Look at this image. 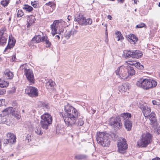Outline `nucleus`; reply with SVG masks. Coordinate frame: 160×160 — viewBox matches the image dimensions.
I'll list each match as a JSON object with an SVG mask.
<instances>
[{"label": "nucleus", "mask_w": 160, "mask_h": 160, "mask_svg": "<svg viewBox=\"0 0 160 160\" xmlns=\"http://www.w3.org/2000/svg\"><path fill=\"white\" fill-rule=\"evenodd\" d=\"M155 116L156 115L155 113L153 112H152L150 114H149L148 116L149 117V118H150L155 117Z\"/></svg>", "instance_id": "51"}, {"label": "nucleus", "mask_w": 160, "mask_h": 160, "mask_svg": "<svg viewBox=\"0 0 160 160\" xmlns=\"http://www.w3.org/2000/svg\"><path fill=\"white\" fill-rule=\"evenodd\" d=\"M133 58H139L143 55L142 52L138 50H133Z\"/></svg>", "instance_id": "21"}, {"label": "nucleus", "mask_w": 160, "mask_h": 160, "mask_svg": "<svg viewBox=\"0 0 160 160\" xmlns=\"http://www.w3.org/2000/svg\"><path fill=\"white\" fill-rule=\"evenodd\" d=\"M108 135L110 136L112 140L113 141H116L118 138V136L117 133L116 132H109Z\"/></svg>", "instance_id": "23"}, {"label": "nucleus", "mask_w": 160, "mask_h": 160, "mask_svg": "<svg viewBox=\"0 0 160 160\" xmlns=\"http://www.w3.org/2000/svg\"><path fill=\"white\" fill-rule=\"evenodd\" d=\"M152 160H160V158L158 157H156L155 158L152 159Z\"/></svg>", "instance_id": "58"}, {"label": "nucleus", "mask_w": 160, "mask_h": 160, "mask_svg": "<svg viewBox=\"0 0 160 160\" xmlns=\"http://www.w3.org/2000/svg\"><path fill=\"white\" fill-rule=\"evenodd\" d=\"M130 88L129 84L128 83H122L118 87V89L120 92H125Z\"/></svg>", "instance_id": "15"}, {"label": "nucleus", "mask_w": 160, "mask_h": 160, "mask_svg": "<svg viewBox=\"0 0 160 160\" xmlns=\"http://www.w3.org/2000/svg\"><path fill=\"white\" fill-rule=\"evenodd\" d=\"M5 77L7 79H11L13 77V74L11 71L7 72L5 73Z\"/></svg>", "instance_id": "27"}, {"label": "nucleus", "mask_w": 160, "mask_h": 160, "mask_svg": "<svg viewBox=\"0 0 160 160\" xmlns=\"http://www.w3.org/2000/svg\"><path fill=\"white\" fill-rule=\"evenodd\" d=\"M56 132L57 133L58 132V131L60 130L59 127V125H58V126L56 127Z\"/></svg>", "instance_id": "59"}, {"label": "nucleus", "mask_w": 160, "mask_h": 160, "mask_svg": "<svg viewBox=\"0 0 160 160\" xmlns=\"http://www.w3.org/2000/svg\"><path fill=\"white\" fill-rule=\"evenodd\" d=\"M24 72L26 78L30 82V84L32 85V84H34L35 82V80L32 70L29 69L25 68L24 69Z\"/></svg>", "instance_id": "12"}, {"label": "nucleus", "mask_w": 160, "mask_h": 160, "mask_svg": "<svg viewBox=\"0 0 160 160\" xmlns=\"http://www.w3.org/2000/svg\"><path fill=\"white\" fill-rule=\"evenodd\" d=\"M16 139L14 138V139H8L9 141H8V142H9V144L10 145L14 144L16 142Z\"/></svg>", "instance_id": "46"}, {"label": "nucleus", "mask_w": 160, "mask_h": 160, "mask_svg": "<svg viewBox=\"0 0 160 160\" xmlns=\"http://www.w3.org/2000/svg\"><path fill=\"white\" fill-rule=\"evenodd\" d=\"M64 113L62 112L60 115L63 118L68 127H72L75 123L79 114L77 110L69 104L64 106Z\"/></svg>", "instance_id": "1"}, {"label": "nucleus", "mask_w": 160, "mask_h": 160, "mask_svg": "<svg viewBox=\"0 0 160 160\" xmlns=\"http://www.w3.org/2000/svg\"><path fill=\"white\" fill-rule=\"evenodd\" d=\"M142 137L137 142L138 145L142 148L146 147L152 142V136L149 132H146L142 135Z\"/></svg>", "instance_id": "6"}, {"label": "nucleus", "mask_w": 160, "mask_h": 160, "mask_svg": "<svg viewBox=\"0 0 160 160\" xmlns=\"http://www.w3.org/2000/svg\"><path fill=\"white\" fill-rule=\"evenodd\" d=\"M152 102L153 104L154 105H158L159 104V103L158 102L155 100H152Z\"/></svg>", "instance_id": "56"}, {"label": "nucleus", "mask_w": 160, "mask_h": 160, "mask_svg": "<svg viewBox=\"0 0 160 160\" xmlns=\"http://www.w3.org/2000/svg\"><path fill=\"white\" fill-rule=\"evenodd\" d=\"M84 123V121L82 119H78V121L75 124H76L78 126H82Z\"/></svg>", "instance_id": "38"}, {"label": "nucleus", "mask_w": 160, "mask_h": 160, "mask_svg": "<svg viewBox=\"0 0 160 160\" xmlns=\"http://www.w3.org/2000/svg\"><path fill=\"white\" fill-rule=\"evenodd\" d=\"M136 85L138 87L147 90L155 87L157 82L152 79L142 78L138 79Z\"/></svg>", "instance_id": "3"}, {"label": "nucleus", "mask_w": 160, "mask_h": 160, "mask_svg": "<svg viewBox=\"0 0 160 160\" xmlns=\"http://www.w3.org/2000/svg\"><path fill=\"white\" fill-rule=\"evenodd\" d=\"M74 21L82 26L90 25L92 23V20L91 18L86 19L83 15L80 14L75 17Z\"/></svg>", "instance_id": "9"}, {"label": "nucleus", "mask_w": 160, "mask_h": 160, "mask_svg": "<svg viewBox=\"0 0 160 160\" xmlns=\"http://www.w3.org/2000/svg\"><path fill=\"white\" fill-rule=\"evenodd\" d=\"M31 4L34 8H36L39 7V4L37 1H31Z\"/></svg>", "instance_id": "39"}, {"label": "nucleus", "mask_w": 160, "mask_h": 160, "mask_svg": "<svg viewBox=\"0 0 160 160\" xmlns=\"http://www.w3.org/2000/svg\"><path fill=\"white\" fill-rule=\"evenodd\" d=\"M71 31H72V34L73 35H74V34H76L77 32H78V31L76 30H75L74 28L72 29L71 30Z\"/></svg>", "instance_id": "57"}, {"label": "nucleus", "mask_w": 160, "mask_h": 160, "mask_svg": "<svg viewBox=\"0 0 160 160\" xmlns=\"http://www.w3.org/2000/svg\"><path fill=\"white\" fill-rule=\"evenodd\" d=\"M124 125L126 129L128 131H130L131 130L132 123L129 120H126L124 121Z\"/></svg>", "instance_id": "18"}, {"label": "nucleus", "mask_w": 160, "mask_h": 160, "mask_svg": "<svg viewBox=\"0 0 160 160\" xmlns=\"http://www.w3.org/2000/svg\"><path fill=\"white\" fill-rule=\"evenodd\" d=\"M149 119H150L151 122L152 124L157 125V122L156 118V117L149 118Z\"/></svg>", "instance_id": "43"}, {"label": "nucleus", "mask_w": 160, "mask_h": 160, "mask_svg": "<svg viewBox=\"0 0 160 160\" xmlns=\"http://www.w3.org/2000/svg\"><path fill=\"white\" fill-rule=\"evenodd\" d=\"M135 65H136L135 67L138 69L143 70L144 68L143 66L141 65L140 63L138 62H137V63H136Z\"/></svg>", "instance_id": "35"}, {"label": "nucleus", "mask_w": 160, "mask_h": 160, "mask_svg": "<svg viewBox=\"0 0 160 160\" xmlns=\"http://www.w3.org/2000/svg\"><path fill=\"white\" fill-rule=\"evenodd\" d=\"M125 68H126L125 67H124V71H122V73H123V74H120V75H121L123 77H126L127 75L126 72L125 71Z\"/></svg>", "instance_id": "54"}, {"label": "nucleus", "mask_w": 160, "mask_h": 160, "mask_svg": "<svg viewBox=\"0 0 160 160\" xmlns=\"http://www.w3.org/2000/svg\"><path fill=\"white\" fill-rule=\"evenodd\" d=\"M41 37L40 35H35L31 41L32 43H35L40 42H41Z\"/></svg>", "instance_id": "22"}, {"label": "nucleus", "mask_w": 160, "mask_h": 160, "mask_svg": "<svg viewBox=\"0 0 160 160\" xmlns=\"http://www.w3.org/2000/svg\"><path fill=\"white\" fill-rule=\"evenodd\" d=\"M139 108L142 110L143 115L145 117H148L151 112V108L145 104H141Z\"/></svg>", "instance_id": "13"}, {"label": "nucleus", "mask_w": 160, "mask_h": 160, "mask_svg": "<svg viewBox=\"0 0 160 160\" xmlns=\"http://www.w3.org/2000/svg\"><path fill=\"white\" fill-rule=\"evenodd\" d=\"M124 71V67L122 66L118 68L117 70L116 71V73L117 75H119L120 76V74H123L122 72Z\"/></svg>", "instance_id": "30"}, {"label": "nucleus", "mask_w": 160, "mask_h": 160, "mask_svg": "<svg viewBox=\"0 0 160 160\" xmlns=\"http://www.w3.org/2000/svg\"><path fill=\"white\" fill-rule=\"evenodd\" d=\"M109 20H111L112 19V18L111 15H108L107 16Z\"/></svg>", "instance_id": "63"}, {"label": "nucleus", "mask_w": 160, "mask_h": 160, "mask_svg": "<svg viewBox=\"0 0 160 160\" xmlns=\"http://www.w3.org/2000/svg\"><path fill=\"white\" fill-rule=\"evenodd\" d=\"M2 37L0 36V45L3 46L5 45L7 43V41L4 39L2 40Z\"/></svg>", "instance_id": "41"}, {"label": "nucleus", "mask_w": 160, "mask_h": 160, "mask_svg": "<svg viewBox=\"0 0 160 160\" xmlns=\"http://www.w3.org/2000/svg\"><path fill=\"white\" fill-rule=\"evenodd\" d=\"M88 157V156L85 154H80L76 155L74 158L78 160H85Z\"/></svg>", "instance_id": "24"}, {"label": "nucleus", "mask_w": 160, "mask_h": 160, "mask_svg": "<svg viewBox=\"0 0 160 160\" xmlns=\"http://www.w3.org/2000/svg\"><path fill=\"white\" fill-rule=\"evenodd\" d=\"M5 100L2 99H0V106H2L5 105Z\"/></svg>", "instance_id": "52"}, {"label": "nucleus", "mask_w": 160, "mask_h": 160, "mask_svg": "<svg viewBox=\"0 0 160 160\" xmlns=\"http://www.w3.org/2000/svg\"><path fill=\"white\" fill-rule=\"evenodd\" d=\"M64 22L62 20H56L54 21L53 23L51 25V28L52 29V36H54L57 33H59L57 32V30L58 29L60 32H63L64 31V28L62 27L61 28H58V26H60L62 24L64 23Z\"/></svg>", "instance_id": "7"}, {"label": "nucleus", "mask_w": 160, "mask_h": 160, "mask_svg": "<svg viewBox=\"0 0 160 160\" xmlns=\"http://www.w3.org/2000/svg\"><path fill=\"white\" fill-rule=\"evenodd\" d=\"M124 57L126 59H128L131 58H133V50H125L124 51Z\"/></svg>", "instance_id": "20"}, {"label": "nucleus", "mask_w": 160, "mask_h": 160, "mask_svg": "<svg viewBox=\"0 0 160 160\" xmlns=\"http://www.w3.org/2000/svg\"><path fill=\"white\" fill-rule=\"evenodd\" d=\"M96 139L97 143L103 147H109L111 142L108 133L105 132H98Z\"/></svg>", "instance_id": "4"}, {"label": "nucleus", "mask_w": 160, "mask_h": 160, "mask_svg": "<svg viewBox=\"0 0 160 160\" xmlns=\"http://www.w3.org/2000/svg\"><path fill=\"white\" fill-rule=\"evenodd\" d=\"M16 42V41L15 39H12V40H11V42L10 44L11 45H12V46L14 47L15 45Z\"/></svg>", "instance_id": "55"}, {"label": "nucleus", "mask_w": 160, "mask_h": 160, "mask_svg": "<svg viewBox=\"0 0 160 160\" xmlns=\"http://www.w3.org/2000/svg\"><path fill=\"white\" fill-rule=\"evenodd\" d=\"M72 17L70 16H68L67 19L68 21H70Z\"/></svg>", "instance_id": "64"}, {"label": "nucleus", "mask_w": 160, "mask_h": 160, "mask_svg": "<svg viewBox=\"0 0 160 160\" xmlns=\"http://www.w3.org/2000/svg\"><path fill=\"white\" fill-rule=\"evenodd\" d=\"M117 146L118 148L117 151L118 152L123 154L126 153L128 145L125 138H119L118 141Z\"/></svg>", "instance_id": "8"}, {"label": "nucleus", "mask_w": 160, "mask_h": 160, "mask_svg": "<svg viewBox=\"0 0 160 160\" xmlns=\"http://www.w3.org/2000/svg\"><path fill=\"white\" fill-rule=\"evenodd\" d=\"M45 5L50 6L52 8H54L56 6V4L53 2H49L48 3H46Z\"/></svg>", "instance_id": "33"}, {"label": "nucleus", "mask_w": 160, "mask_h": 160, "mask_svg": "<svg viewBox=\"0 0 160 160\" xmlns=\"http://www.w3.org/2000/svg\"><path fill=\"white\" fill-rule=\"evenodd\" d=\"M24 13L22 10L21 9H19L18 10L17 13V17L18 18H21L24 15Z\"/></svg>", "instance_id": "36"}, {"label": "nucleus", "mask_w": 160, "mask_h": 160, "mask_svg": "<svg viewBox=\"0 0 160 160\" xmlns=\"http://www.w3.org/2000/svg\"><path fill=\"white\" fill-rule=\"evenodd\" d=\"M125 0H117L118 2H120L121 3H123Z\"/></svg>", "instance_id": "62"}, {"label": "nucleus", "mask_w": 160, "mask_h": 160, "mask_svg": "<svg viewBox=\"0 0 160 160\" xmlns=\"http://www.w3.org/2000/svg\"><path fill=\"white\" fill-rule=\"evenodd\" d=\"M115 34L117 35V38H118V41L122 40L124 39L120 31H117Z\"/></svg>", "instance_id": "29"}, {"label": "nucleus", "mask_w": 160, "mask_h": 160, "mask_svg": "<svg viewBox=\"0 0 160 160\" xmlns=\"http://www.w3.org/2000/svg\"><path fill=\"white\" fill-rule=\"evenodd\" d=\"M125 71L126 72L127 75L128 76H132L135 73V71L133 67L129 66H127L125 69Z\"/></svg>", "instance_id": "16"}, {"label": "nucleus", "mask_w": 160, "mask_h": 160, "mask_svg": "<svg viewBox=\"0 0 160 160\" xmlns=\"http://www.w3.org/2000/svg\"><path fill=\"white\" fill-rule=\"evenodd\" d=\"M128 64L130 65L135 67L136 63L137 62L134 61H128Z\"/></svg>", "instance_id": "45"}, {"label": "nucleus", "mask_w": 160, "mask_h": 160, "mask_svg": "<svg viewBox=\"0 0 160 160\" xmlns=\"http://www.w3.org/2000/svg\"><path fill=\"white\" fill-rule=\"evenodd\" d=\"M9 0H2L1 2V4L4 7L7 6L9 3Z\"/></svg>", "instance_id": "37"}, {"label": "nucleus", "mask_w": 160, "mask_h": 160, "mask_svg": "<svg viewBox=\"0 0 160 160\" xmlns=\"http://www.w3.org/2000/svg\"><path fill=\"white\" fill-rule=\"evenodd\" d=\"M46 86H50L51 87H53L55 84V82L52 81L51 80H50L46 83Z\"/></svg>", "instance_id": "34"}, {"label": "nucleus", "mask_w": 160, "mask_h": 160, "mask_svg": "<svg viewBox=\"0 0 160 160\" xmlns=\"http://www.w3.org/2000/svg\"><path fill=\"white\" fill-rule=\"evenodd\" d=\"M8 141H9L8 139H7L6 140H5L4 143L7 144H9V142H8Z\"/></svg>", "instance_id": "60"}, {"label": "nucleus", "mask_w": 160, "mask_h": 160, "mask_svg": "<svg viewBox=\"0 0 160 160\" xmlns=\"http://www.w3.org/2000/svg\"><path fill=\"white\" fill-rule=\"evenodd\" d=\"M22 8L26 12H31L33 10V8L32 7L28 4H24Z\"/></svg>", "instance_id": "26"}, {"label": "nucleus", "mask_w": 160, "mask_h": 160, "mask_svg": "<svg viewBox=\"0 0 160 160\" xmlns=\"http://www.w3.org/2000/svg\"><path fill=\"white\" fill-rule=\"evenodd\" d=\"M16 88L14 87L12 88L11 90L9 91L8 92L10 93H13L16 92Z\"/></svg>", "instance_id": "50"}, {"label": "nucleus", "mask_w": 160, "mask_h": 160, "mask_svg": "<svg viewBox=\"0 0 160 160\" xmlns=\"http://www.w3.org/2000/svg\"><path fill=\"white\" fill-rule=\"evenodd\" d=\"M45 43L47 44L46 47L47 48L50 47L51 45V43L49 41V39L45 42Z\"/></svg>", "instance_id": "53"}, {"label": "nucleus", "mask_w": 160, "mask_h": 160, "mask_svg": "<svg viewBox=\"0 0 160 160\" xmlns=\"http://www.w3.org/2000/svg\"><path fill=\"white\" fill-rule=\"evenodd\" d=\"M126 38L129 40L130 42L132 44H134L138 40V38L134 34H130L129 35H126Z\"/></svg>", "instance_id": "14"}, {"label": "nucleus", "mask_w": 160, "mask_h": 160, "mask_svg": "<svg viewBox=\"0 0 160 160\" xmlns=\"http://www.w3.org/2000/svg\"><path fill=\"white\" fill-rule=\"evenodd\" d=\"M25 93L31 97H36L38 96V90L35 87L29 86L25 89Z\"/></svg>", "instance_id": "11"}, {"label": "nucleus", "mask_w": 160, "mask_h": 160, "mask_svg": "<svg viewBox=\"0 0 160 160\" xmlns=\"http://www.w3.org/2000/svg\"><path fill=\"white\" fill-rule=\"evenodd\" d=\"M109 123L110 126L118 129L121 128L122 125L121 118L119 116L110 118Z\"/></svg>", "instance_id": "10"}, {"label": "nucleus", "mask_w": 160, "mask_h": 160, "mask_svg": "<svg viewBox=\"0 0 160 160\" xmlns=\"http://www.w3.org/2000/svg\"><path fill=\"white\" fill-rule=\"evenodd\" d=\"M48 38L47 36H43L41 38V42H46L48 40Z\"/></svg>", "instance_id": "48"}, {"label": "nucleus", "mask_w": 160, "mask_h": 160, "mask_svg": "<svg viewBox=\"0 0 160 160\" xmlns=\"http://www.w3.org/2000/svg\"><path fill=\"white\" fill-rule=\"evenodd\" d=\"M15 153H12L11 154H7V155L8 156V157L9 156L11 157V156H14V154Z\"/></svg>", "instance_id": "61"}, {"label": "nucleus", "mask_w": 160, "mask_h": 160, "mask_svg": "<svg viewBox=\"0 0 160 160\" xmlns=\"http://www.w3.org/2000/svg\"><path fill=\"white\" fill-rule=\"evenodd\" d=\"M39 104L40 107H42L44 110L49 109V105L48 103L40 101L39 102Z\"/></svg>", "instance_id": "25"}, {"label": "nucleus", "mask_w": 160, "mask_h": 160, "mask_svg": "<svg viewBox=\"0 0 160 160\" xmlns=\"http://www.w3.org/2000/svg\"><path fill=\"white\" fill-rule=\"evenodd\" d=\"M9 85V82L5 81H2L0 79V88H2L7 87Z\"/></svg>", "instance_id": "28"}, {"label": "nucleus", "mask_w": 160, "mask_h": 160, "mask_svg": "<svg viewBox=\"0 0 160 160\" xmlns=\"http://www.w3.org/2000/svg\"><path fill=\"white\" fill-rule=\"evenodd\" d=\"M35 132L39 135H42L43 133L42 132L41 130V128L39 126H38L35 129Z\"/></svg>", "instance_id": "32"}, {"label": "nucleus", "mask_w": 160, "mask_h": 160, "mask_svg": "<svg viewBox=\"0 0 160 160\" xmlns=\"http://www.w3.org/2000/svg\"><path fill=\"white\" fill-rule=\"evenodd\" d=\"M52 118L48 113H45L41 116L40 123L41 127L45 130H47L48 127L52 124Z\"/></svg>", "instance_id": "5"}, {"label": "nucleus", "mask_w": 160, "mask_h": 160, "mask_svg": "<svg viewBox=\"0 0 160 160\" xmlns=\"http://www.w3.org/2000/svg\"><path fill=\"white\" fill-rule=\"evenodd\" d=\"M147 26L146 24L143 23H141L137 25L136 27V28H142L143 27L146 28Z\"/></svg>", "instance_id": "42"}, {"label": "nucleus", "mask_w": 160, "mask_h": 160, "mask_svg": "<svg viewBox=\"0 0 160 160\" xmlns=\"http://www.w3.org/2000/svg\"><path fill=\"white\" fill-rule=\"evenodd\" d=\"M0 114V123H2L8 125V121L6 118L7 116L9 114H11L18 119H19L21 117L20 109H16L12 107H9L4 109Z\"/></svg>", "instance_id": "2"}, {"label": "nucleus", "mask_w": 160, "mask_h": 160, "mask_svg": "<svg viewBox=\"0 0 160 160\" xmlns=\"http://www.w3.org/2000/svg\"><path fill=\"white\" fill-rule=\"evenodd\" d=\"M11 42V39L10 38V36L9 37V39H8V45H7V46L4 52H6V51H7V50L9 49H11L13 47L12 46V45H11L10 42Z\"/></svg>", "instance_id": "31"}, {"label": "nucleus", "mask_w": 160, "mask_h": 160, "mask_svg": "<svg viewBox=\"0 0 160 160\" xmlns=\"http://www.w3.org/2000/svg\"><path fill=\"white\" fill-rule=\"evenodd\" d=\"M31 135H30L29 134L27 135L25 139V141L26 142H28L30 141L31 140Z\"/></svg>", "instance_id": "47"}, {"label": "nucleus", "mask_w": 160, "mask_h": 160, "mask_svg": "<svg viewBox=\"0 0 160 160\" xmlns=\"http://www.w3.org/2000/svg\"><path fill=\"white\" fill-rule=\"evenodd\" d=\"M121 118V120L123 119V120H129L132 118V115L131 113L128 112H123L121 113L119 116Z\"/></svg>", "instance_id": "17"}, {"label": "nucleus", "mask_w": 160, "mask_h": 160, "mask_svg": "<svg viewBox=\"0 0 160 160\" xmlns=\"http://www.w3.org/2000/svg\"><path fill=\"white\" fill-rule=\"evenodd\" d=\"M0 89V95H3L5 94L6 92V90L3 88H1Z\"/></svg>", "instance_id": "49"}, {"label": "nucleus", "mask_w": 160, "mask_h": 160, "mask_svg": "<svg viewBox=\"0 0 160 160\" xmlns=\"http://www.w3.org/2000/svg\"><path fill=\"white\" fill-rule=\"evenodd\" d=\"M72 31L71 30L69 31L65 35L66 38L68 39L72 35Z\"/></svg>", "instance_id": "44"}, {"label": "nucleus", "mask_w": 160, "mask_h": 160, "mask_svg": "<svg viewBox=\"0 0 160 160\" xmlns=\"http://www.w3.org/2000/svg\"><path fill=\"white\" fill-rule=\"evenodd\" d=\"M6 28L4 27H2L0 30V36L2 37V40H4V39L7 41L8 39V35L6 33H5V32L6 31Z\"/></svg>", "instance_id": "19"}, {"label": "nucleus", "mask_w": 160, "mask_h": 160, "mask_svg": "<svg viewBox=\"0 0 160 160\" xmlns=\"http://www.w3.org/2000/svg\"><path fill=\"white\" fill-rule=\"evenodd\" d=\"M8 137V139H13L16 138V136L13 133H8L7 134Z\"/></svg>", "instance_id": "40"}]
</instances>
